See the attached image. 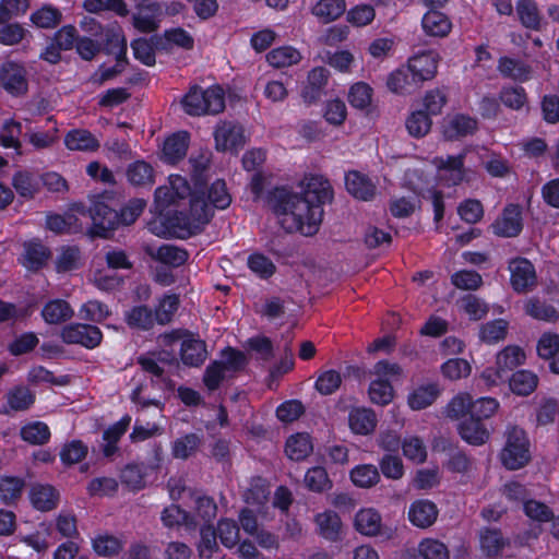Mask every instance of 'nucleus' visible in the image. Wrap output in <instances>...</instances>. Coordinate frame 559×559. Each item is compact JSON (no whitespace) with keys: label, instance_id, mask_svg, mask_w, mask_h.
Segmentation results:
<instances>
[{"label":"nucleus","instance_id":"nucleus-9","mask_svg":"<svg viewBox=\"0 0 559 559\" xmlns=\"http://www.w3.org/2000/svg\"><path fill=\"white\" fill-rule=\"evenodd\" d=\"M193 194L186 178L180 175H171L169 185L162 186L155 191V202L160 211L169 205L176 204L179 200Z\"/></svg>","mask_w":559,"mask_h":559},{"label":"nucleus","instance_id":"nucleus-59","mask_svg":"<svg viewBox=\"0 0 559 559\" xmlns=\"http://www.w3.org/2000/svg\"><path fill=\"white\" fill-rule=\"evenodd\" d=\"M406 128L411 135L421 138L431 128V119L424 110L414 111L406 120Z\"/></svg>","mask_w":559,"mask_h":559},{"label":"nucleus","instance_id":"nucleus-24","mask_svg":"<svg viewBox=\"0 0 559 559\" xmlns=\"http://www.w3.org/2000/svg\"><path fill=\"white\" fill-rule=\"evenodd\" d=\"M477 129L475 119L465 115H455L445 119L443 135L448 140H456L472 134Z\"/></svg>","mask_w":559,"mask_h":559},{"label":"nucleus","instance_id":"nucleus-22","mask_svg":"<svg viewBox=\"0 0 559 559\" xmlns=\"http://www.w3.org/2000/svg\"><path fill=\"white\" fill-rule=\"evenodd\" d=\"M189 133L179 131L169 135L165 141L162 150V159L168 164H176L182 159L189 146Z\"/></svg>","mask_w":559,"mask_h":559},{"label":"nucleus","instance_id":"nucleus-7","mask_svg":"<svg viewBox=\"0 0 559 559\" xmlns=\"http://www.w3.org/2000/svg\"><path fill=\"white\" fill-rule=\"evenodd\" d=\"M0 86L13 96L27 93V72L23 64L7 60L0 64Z\"/></svg>","mask_w":559,"mask_h":559},{"label":"nucleus","instance_id":"nucleus-14","mask_svg":"<svg viewBox=\"0 0 559 559\" xmlns=\"http://www.w3.org/2000/svg\"><path fill=\"white\" fill-rule=\"evenodd\" d=\"M438 63L439 55L436 51L428 50L409 58L406 66L419 83L423 84L425 81L432 80L436 76Z\"/></svg>","mask_w":559,"mask_h":559},{"label":"nucleus","instance_id":"nucleus-30","mask_svg":"<svg viewBox=\"0 0 559 559\" xmlns=\"http://www.w3.org/2000/svg\"><path fill=\"white\" fill-rule=\"evenodd\" d=\"M506 381L509 382L510 390L521 396H527L533 393L538 385V377L530 370H518L513 372Z\"/></svg>","mask_w":559,"mask_h":559},{"label":"nucleus","instance_id":"nucleus-35","mask_svg":"<svg viewBox=\"0 0 559 559\" xmlns=\"http://www.w3.org/2000/svg\"><path fill=\"white\" fill-rule=\"evenodd\" d=\"M181 360L190 367H199L206 359V348L204 342L195 338L185 340L180 349Z\"/></svg>","mask_w":559,"mask_h":559},{"label":"nucleus","instance_id":"nucleus-39","mask_svg":"<svg viewBox=\"0 0 559 559\" xmlns=\"http://www.w3.org/2000/svg\"><path fill=\"white\" fill-rule=\"evenodd\" d=\"M25 487L23 478L17 476L0 477V500L4 504H14L19 501Z\"/></svg>","mask_w":559,"mask_h":559},{"label":"nucleus","instance_id":"nucleus-29","mask_svg":"<svg viewBox=\"0 0 559 559\" xmlns=\"http://www.w3.org/2000/svg\"><path fill=\"white\" fill-rule=\"evenodd\" d=\"M307 199L313 200L314 203L322 204L332 199V189L330 182L322 176H311L307 178L304 193Z\"/></svg>","mask_w":559,"mask_h":559},{"label":"nucleus","instance_id":"nucleus-26","mask_svg":"<svg viewBox=\"0 0 559 559\" xmlns=\"http://www.w3.org/2000/svg\"><path fill=\"white\" fill-rule=\"evenodd\" d=\"M347 191L356 199L368 201L376 194V187L368 177L358 173L349 171L345 176Z\"/></svg>","mask_w":559,"mask_h":559},{"label":"nucleus","instance_id":"nucleus-46","mask_svg":"<svg viewBox=\"0 0 559 559\" xmlns=\"http://www.w3.org/2000/svg\"><path fill=\"white\" fill-rule=\"evenodd\" d=\"M211 153L207 151L191 155L189 164L191 166V177L194 182V190L201 189L207 178Z\"/></svg>","mask_w":559,"mask_h":559},{"label":"nucleus","instance_id":"nucleus-12","mask_svg":"<svg viewBox=\"0 0 559 559\" xmlns=\"http://www.w3.org/2000/svg\"><path fill=\"white\" fill-rule=\"evenodd\" d=\"M61 338L68 344H80L86 348H94L100 344L103 334L97 326L74 323L62 329Z\"/></svg>","mask_w":559,"mask_h":559},{"label":"nucleus","instance_id":"nucleus-11","mask_svg":"<svg viewBox=\"0 0 559 559\" xmlns=\"http://www.w3.org/2000/svg\"><path fill=\"white\" fill-rule=\"evenodd\" d=\"M493 233L504 238H513L523 229L522 207L519 204H508L502 213L491 224Z\"/></svg>","mask_w":559,"mask_h":559},{"label":"nucleus","instance_id":"nucleus-52","mask_svg":"<svg viewBox=\"0 0 559 559\" xmlns=\"http://www.w3.org/2000/svg\"><path fill=\"white\" fill-rule=\"evenodd\" d=\"M122 540L109 534H99L93 539V549L103 557H111L122 549Z\"/></svg>","mask_w":559,"mask_h":559},{"label":"nucleus","instance_id":"nucleus-15","mask_svg":"<svg viewBox=\"0 0 559 559\" xmlns=\"http://www.w3.org/2000/svg\"><path fill=\"white\" fill-rule=\"evenodd\" d=\"M32 507L40 512L55 510L60 501V492L49 484H33L28 491Z\"/></svg>","mask_w":559,"mask_h":559},{"label":"nucleus","instance_id":"nucleus-1","mask_svg":"<svg viewBox=\"0 0 559 559\" xmlns=\"http://www.w3.org/2000/svg\"><path fill=\"white\" fill-rule=\"evenodd\" d=\"M271 203L281 225L287 231H298L305 236H312L318 231L323 209L313 200L282 188L274 190Z\"/></svg>","mask_w":559,"mask_h":559},{"label":"nucleus","instance_id":"nucleus-64","mask_svg":"<svg viewBox=\"0 0 559 559\" xmlns=\"http://www.w3.org/2000/svg\"><path fill=\"white\" fill-rule=\"evenodd\" d=\"M342 383V376L335 370L322 371L316 381V389L322 395L333 394Z\"/></svg>","mask_w":559,"mask_h":559},{"label":"nucleus","instance_id":"nucleus-55","mask_svg":"<svg viewBox=\"0 0 559 559\" xmlns=\"http://www.w3.org/2000/svg\"><path fill=\"white\" fill-rule=\"evenodd\" d=\"M403 454L414 463H423L427 457V448L423 439L417 436L406 437L402 442Z\"/></svg>","mask_w":559,"mask_h":559},{"label":"nucleus","instance_id":"nucleus-63","mask_svg":"<svg viewBox=\"0 0 559 559\" xmlns=\"http://www.w3.org/2000/svg\"><path fill=\"white\" fill-rule=\"evenodd\" d=\"M248 267L259 277L267 278L275 273V264L261 253H252L247 261Z\"/></svg>","mask_w":559,"mask_h":559},{"label":"nucleus","instance_id":"nucleus-61","mask_svg":"<svg viewBox=\"0 0 559 559\" xmlns=\"http://www.w3.org/2000/svg\"><path fill=\"white\" fill-rule=\"evenodd\" d=\"M418 551L425 559H449L450 556L445 544L433 538H426L420 542Z\"/></svg>","mask_w":559,"mask_h":559},{"label":"nucleus","instance_id":"nucleus-49","mask_svg":"<svg viewBox=\"0 0 559 559\" xmlns=\"http://www.w3.org/2000/svg\"><path fill=\"white\" fill-rule=\"evenodd\" d=\"M352 481L360 488H370L380 480L378 468L372 464L358 465L350 472Z\"/></svg>","mask_w":559,"mask_h":559},{"label":"nucleus","instance_id":"nucleus-58","mask_svg":"<svg viewBox=\"0 0 559 559\" xmlns=\"http://www.w3.org/2000/svg\"><path fill=\"white\" fill-rule=\"evenodd\" d=\"M29 9V0H0V24L24 15Z\"/></svg>","mask_w":559,"mask_h":559},{"label":"nucleus","instance_id":"nucleus-53","mask_svg":"<svg viewBox=\"0 0 559 559\" xmlns=\"http://www.w3.org/2000/svg\"><path fill=\"white\" fill-rule=\"evenodd\" d=\"M22 133V124L13 119L3 122L0 130V144L8 148L20 150V135Z\"/></svg>","mask_w":559,"mask_h":559},{"label":"nucleus","instance_id":"nucleus-48","mask_svg":"<svg viewBox=\"0 0 559 559\" xmlns=\"http://www.w3.org/2000/svg\"><path fill=\"white\" fill-rule=\"evenodd\" d=\"M55 263L58 273L78 270L82 265V258L79 248L62 247L57 254Z\"/></svg>","mask_w":559,"mask_h":559},{"label":"nucleus","instance_id":"nucleus-23","mask_svg":"<svg viewBox=\"0 0 559 559\" xmlns=\"http://www.w3.org/2000/svg\"><path fill=\"white\" fill-rule=\"evenodd\" d=\"M421 27L428 36L445 37L452 29V23L444 13L430 10L423 16Z\"/></svg>","mask_w":559,"mask_h":559},{"label":"nucleus","instance_id":"nucleus-37","mask_svg":"<svg viewBox=\"0 0 559 559\" xmlns=\"http://www.w3.org/2000/svg\"><path fill=\"white\" fill-rule=\"evenodd\" d=\"M439 395L437 384L427 383L414 389L408 395V405L414 411H420L430 406Z\"/></svg>","mask_w":559,"mask_h":559},{"label":"nucleus","instance_id":"nucleus-62","mask_svg":"<svg viewBox=\"0 0 559 559\" xmlns=\"http://www.w3.org/2000/svg\"><path fill=\"white\" fill-rule=\"evenodd\" d=\"M305 485L312 491L321 492L331 487V481L326 471L323 467L316 466L306 473Z\"/></svg>","mask_w":559,"mask_h":559},{"label":"nucleus","instance_id":"nucleus-10","mask_svg":"<svg viewBox=\"0 0 559 559\" xmlns=\"http://www.w3.org/2000/svg\"><path fill=\"white\" fill-rule=\"evenodd\" d=\"M511 286L519 294L532 292L537 286V275L531 261L518 258L510 262Z\"/></svg>","mask_w":559,"mask_h":559},{"label":"nucleus","instance_id":"nucleus-18","mask_svg":"<svg viewBox=\"0 0 559 559\" xmlns=\"http://www.w3.org/2000/svg\"><path fill=\"white\" fill-rule=\"evenodd\" d=\"M144 250L152 259L171 267L181 266L189 258L185 249L170 243H165L158 248L145 246Z\"/></svg>","mask_w":559,"mask_h":559},{"label":"nucleus","instance_id":"nucleus-60","mask_svg":"<svg viewBox=\"0 0 559 559\" xmlns=\"http://www.w3.org/2000/svg\"><path fill=\"white\" fill-rule=\"evenodd\" d=\"M372 100V88L364 82L354 84L348 93L349 104L359 109H365L370 106Z\"/></svg>","mask_w":559,"mask_h":559},{"label":"nucleus","instance_id":"nucleus-44","mask_svg":"<svg viewBox=\"0 0 559 559\" xmlns=\"http://www.w3.org/2000/svg\"><path fill=\"white\" fill-rule=\"evenodd\" d=\"M7 405L14 412L28 409L35 402L34 393L25 385L10 389L5 395Z\"/></svg>","mask_w":559,"mask_h":559},{"label":"nucleus","instance_id":"nucleus-36","mask_svg":"<svg viewBox=\"0 0 559 559\" xmlns=\"http://www.w3.org/2000/svg\"><path fill=\"white\" fill-rule=\"evenodd\" d=\"M66 146L71 151H96L99 141L87 130L74 129L64 138Z\"/></svg>","mask_w":559,"mask_h":559},{"label":"nucleus","instance_id":"nucleus-31","mask_svg":"<svg viewBox=\"0 0 559 559\" xmlns=\"http://www.w3.org/2000/svg\"><path fill=\"white\" fill-rule=\"evenodd\" d=\"M160 16H163L162 5L151 3L141 8L133 16V24L141 32H153L158 27Z\"/></svg>","mask_w":559,"mask_h":559},{"label":"nucleus","instance_id":"nucleus-13","mask_svg":"<svg viewBox=\"0 0 559 559\" xmlns=\"http://www.w3.org/2000/svg\"><path fill=\"white\" fill-rule=\"evenodd\" d=\"M88 214L95 227V233L102 237L114 229L118 224V213L111 209L103 199H95L88 207Z\"/></svg>","mask_w":559,"mask_h":559},{"label":"nucleus","instance_id":"nucleus-38","mask_svg":"<svg viewBox=\"0 0 559 559\" xmlns=\"http://www.w3.org/2000/svg\"><path fill=\"white\" fill-rule=\"evenodd\" d=\"M376 415L371 409L355 408L349 413L348 424L353 432L368 435L376 428Z\"/></svg>","mask_w":559,"mask_h":559},{"label":"nucleus","instance_id":"nucleus-47","mask_svg":"<svg viewBox=\"0 0 559 559\" xmlns=\"http://www.w3.org/2000/svg\"><path fill=\"white\" fill-rule=\"evenodd\" d=\"M300 52L292 46H283L270 51L266 56L267 62L274 68H285L300 61Z\"/></svg>","mask_w":559,"mask_h":559},{"label":"nucleus","instance_id":"nucleus-8","mask_svg":"<svg viewBox=\"0 0 559 559\" xmlns=\"http://www.w3.org/2000/svg\"><path fill=\"white\" fill-rule=\"evenodd\" d=\"M489 400L480 397L473 401L467 393H460L455 395L445 407V415L451 419L468 418L476 414L487 415Z\"/></svg>","mask_w":559,"mask_h":559},{"label":"nucleus","instance_id":"nucleus-34","mask_svg":"<svg viewBox=\"0 0 559 559\" xmlns=\"http://www.w3.org/2000/svg\"><path fill=\"white\" fill-rule=\"evenodd\" d=\"M346 10L345 0H319L311 13L322 23L337 20Z\"/></svg>","mask_w":559,"mask_h":559},{"label":"nucleus","instance_id":"nucleus-32","mask_svg":"<svg viewBox=\"0 0 559 559\" xmlns=\"http://www.w3.org/2000/svg\"><path fill=\"white\" fill-rule=\"evenodd\" d=\"M73 313L71 306L63 299H52L41 310V317L48 324H60L71 319Z\"/></svg>","mask_w":559,"mask_h":559},{"label":"nucleus","instance_id":"nucleus-16","mask_svg":"<svg viewBox=\"0 0 559 559\" xmlns=\"http://www.w3.org/2000/svg\"><path fill=\"white\" fill-rule=\"evenodd\" d=\"M439 510L435 502L428 499H418L409 504L407 519L417 528H428L438 519Z\"/></svg>","mask_w":559,"mask_h":559},{"label":"nucleus","instance_id":"nucleus-57","mask_svg":"<svg viewBox=\"0 0 559 559\" xmlns=\"http://www.w3.org/2000/svg\"><path fill=\"white\" fill-rule=\"evenodd\" d=\"M12 183L16 192L23 198H33L38 191L36 177L27 171H19L13 176Z\"/></svg>","mask_w":559,"mask_h":559},{"label":"nucleus","instance_id":"nucleus-28","mask_svg":"<svg viewBox=\"0 0 559 559\" xmlns=\"http://www.w3.org/2000/svg\"><path fill=\"white\" fill-rule=\"evenodd\" d=\"M438 176L448 186L457 185L463 180V162L461 156H448L438 159Z\"/></svg>","mask_w":559,"mask_h":559},{"label":"nucleus","instance_id":"nucleus-50","mask_svg":"<svg viewBox=\"0 0 559 559\" xmlns=\"http://www.w3.org/2000/svg\"><path fill=\"white\" fill-rule=\"evenodd\" d=\"M201 443V438L195 433H189L176 439L171 447L176 459L186 460L195 453Z\"/></svg>","mask_w":559,"mask_h":559},{"label":"nucleus","instance_id":"nucleus-56","mask_svg":"<svg viewBox=\"0 0 559 559\" xmlns=\"http://www.w3.org/2000/svg\"><path fill=\"white\" fill-rule=\"evenodd\" d=\"M498 70L502 75L514 80L525 81L530 76L528 67L515 59L508 57L500 58Z\"/></svg>","mask_w":559,"mask_h":559},{"label":"nucleus","instance_id":"nucleus-20","mask_svg":"<svg viewBox=\"0 0 559 559\" xmlns=\"http://www.w3.org/2000/svg\"><path fill=\"white\" fill-rule=\"evenodd\" d=\"M388 88L395 94L407 95L416 92L421 84L413 75L407 66L391 72L386 80Z\"/></svg>","mask_w":559,"mask_h":559},{"label":"nucleus","instance_id":"nucleus-27","mask_svg":"<svg viewBox=\"0 0 559 559\" xmlns=\"http://www.w3.org/2000/svg\"><path fill=\"white\" fill-rule=\"evenodd\" d=\"M50 257L48 248L39 241H28L24 243V253L22 255V264L31 271L41 269Z\"/></svg>","mask_w":559,"mask_h":559},{"label":"nucleus","instance_id":"nucleus-45","mask_svg":"<svg viewBox=\"0 0 559 559\" xmlns=\"http://www.w3.org/2000/svg\"><path fill=\"white\" fill-rule=\"evenodd\" d=\"M270 495L265 480L261 477H253L242 486V497L249 504H263Z\"/></svg>","mask_w":559,"mask_h":559},{"label":"nucleus","instance_id":"nucleus-54","mask_svg":"<svg viewBox=\"0 0 559 559\" xmlns=\"http://www.w3.org/2000/svg\"><path fill=\"white\" fill-rule=\"evenodd\" d=\"M61 12L51 7L44 5L31 14V21L40 28H52L61 21Z\"/></svg>","mask_w":559,"mask_h":559},{"label":"nucleus","instance_id":"nucleus-41","mask_svg":"<svg viewBox=\"0 0 559 559\" xmlns=\"http://www.w3.org/2000/svg\"><path fill=\"white\" fill-rule=\"evenodd\" d=\"M124 318L130 328L139 330H150L156 322L152 309L144 305L134 306L126 312Z\"/></svg>","mask_w":559,"mask_h":559},{"label":"nucleus","instance_id":"nucleus-42","mask_svg":"<svg viewBox=\"0 0 559 559\" xmlns=\"http://www.w3.org/2000/svg\"><path fill=\"white\" fill-rule=\"evenodd\" d=\"M127 178L132 186L151 187L154 183L153 167L144 160H136L129 165Z\"/></svg>","mask_w":559,"mask_h":559},{"label":"nucleus","instance_id":"nucleus-25","mask_svg":"<svg viewBox=\"0 0 559 559\" xmlns=\"http://www.w3.org/2000/svg\"><path fill=\"white\" fill-rule=\"evenodd\" d=\"M314 523L318 534L323 538L331 542H335L340 538L342 521L336 512L328 510L318 513L314 516Z\"/></svg>","mask_w":559,"mask_h":559},{"label":"nucleus","instance_id":"nucleus-2","mask_svg":"<svg viewBox=\"0 0 559 559\" xmlns=\"http://www.w3.org/2000/svg\"><path fill=\"white\" fill-rule=\"evenodd\" d=\"M206 202L203 198V191L193 190L190 199V210L179 223V227L189 234H195L213 216V207L225 210L231 203V195L227 190L224 180H215L209 188Z\"/></svg>","mask_w":559,"mask_h":559},{"label":"nucleus","instance_id":"nucleus-3","mask_svg":"<svg viewBox=\"0 0 559 559\" xmlns=\"http://www.w3.org/2000/svg\"><path fill=\"white\" fill-rule=\"evenodd\" d=\"M506 443L500 452L501 464L509 471H518L526 466L531 460V443L524 429L508 426L504 432Z\"/></svg>","mask_w":559,"mask_h":559},{"label":"nucleus","instance_id":"nucleus-5","mask_svg":"<svg viewBox=\"0 0 559 559\" xmlns=\"http://www.w3.org/2000/svg\"><path fill=\"white\" fill-rule=\"evenodd\" d=\"M402 369L397 364L386 360L378 361L372 370L374 379L369 385V397L372 403L378 405H388L393 399V388L391 381L397 379Z\"/></svg>","mask_w":559,"mask_h":559},{"label":"nucleus","instance_id":"nucleus-17","mask_svg":"<svg viewBox=\"0 0 559 559\" xmlns=\"http://www.w3.org/2000/svg\"><path fill=\"white\" fill-rule=\"evenodd\" d=\"M525 360V354L519 346H507L496 357V376L506 381L515 368Z\"/></svg>","mask_w":559,"mask_h":559},{"label":"nucleus","instance_id":"nucleus-33","mask_svg":"<svg viewBox=\"0 0 559 559\" xmlns=\"http://www.w3.org/2000/svg\"><path fill=\"white\" fill-rule=\"evenodd\" d=\"M515 12L520 23L528 29L538 31L540 28L542 15L537 3L534 0H518Z\"/></svg>","mask_w":559,"mask_h":559},{"label":"nucleus","instance_id":"nucleus-43","mask_svg":"<svg viewBox=\"0 0 559 559\" xmlns=\"http://www.w3.org/2000/svg\"><path fill=\"white\" fill-rule=\"evenodd\" d=\"M313 445L309 435L296 433L286 441L285 451L290 460L300 461L312 452Z\"/></svg>","mask_w":559,"mask_h":559},{"label":"nucleus","instance_id":"nucleus-6","mask_svg":"<svg viewBox=\"0 0 559 559\" xmlns=\"http://www.w3.org/2000/svg\"><path fill=\"white\" fill-rule=\"evenodd\" d=\"M213 135L215 148L222 152L237 153L246 143L242 126L234 121H219Z\"/></svg>","mask_w":559,"mask_h":559},{"label":"nucleus","instance_id":"nucleus-40","mask_svg":"<svg viewBox=\"0 0 559 559\" xmlns=\"http://www.w3.org/2000/svg\"><path fill=\"white\" fill-rule=\"evenodd\" d=\"M524 311L527 316L536 320L547 322H556L559 320V313L555 307L537 297H532L525 301Z\"/></svg>","mask_w":559,"mask_h":559},{"label":"nucleus","instance_id":"nucleus-4","mask_svg":"<svg viewBox=\"0 0 559 559\" xmlns=\"http://www.w3.org/2000/svg\"><path fill=\"white\" fill-rule=\"evenodd\" d=\"M185 111L191 116L216 115L225 108L224 91L219 86L207 90L192 87L182 99Z\"/></svg>","mask_w":559,"mask_h":559},{"label":"nucleus","instance_id":"nucleus-19","mask_svg":"<svg viewBox=\"0 0 559 559\" xmlns=\"http://www.w3.org/2000/svg\"><path fill=\"white\" fill-rule=\"evenodd\" d=\"M488 416L489 409L487 411L486 416L483 414H476L465 418L459 426V432L462 439L474 445L485 443L488 438V433L483 419H486Z\"/></svg>","mask_w":559,"mask_h":559},{"label":"nucleus","instance_id":"nucleus-21","mask_svg":"<svg viewBox=\"0 0 559 559\" xmlns=\"http://www.w3.org/2000/svg\"><path fill=\"white\" fill-rule=\"evenodd\" d=\"M354 527L361 535L378 536L382 533V516L374 508H362L355 514Z\"/></svg>","mask_w":559,"mask_h":559},{"label":"nucleus","instance_id":"nucleus-51","mask_svg":"<svg viewBox=\"0 0 559 559\" xmlns=\"http://www.w3.org/2000/svg\"><path fill=\"white\" fill-rule=\"evenodd\" d=\"M21 437L28 443L44 444L50 438V430L45 423L34 421L22 427Z\"/></svg>","mask_w":559,"mask_h":559}]
</instances>
